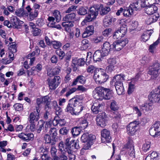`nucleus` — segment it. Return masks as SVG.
<instances>
[{
    "instance_id": "nucleus-1",
    "label": "nucleus",
    "mask_w": 160,
    "mask_h": 160,
    "mask_svg": "<svg viewBox=\"0 0 160 160\" xmlns=\"http://www.w3.org/2000/svg\"><path fill=\"white\" fill-rule=\"evenodd\" d=\"M70 138H67L64 142L61 141L59 144V150L61 152H67L68 154L72 153L73 150L75 148H79V140L77 139L75 141L74 140H70Z\"/></svg>"
},
{
    "instance_id": "nucleus-2",
    "label": "nucleus",
    "mask_w": 160,
    "mask_h": 160,
    "mask_svg": "<svg viewBox=\"0 0 160 160\" xmlns=\"http://www.w3.org/2000/svg\"><path fill=\"white\" fill-rule=\"evenodd\" d=\"M93 92V97L96 99L100 100H102L103 99L110 100L113 96V92L112 90L102 87L96 88Z\"/></svg>"
},
{
    "instance_id": "nucleus-3",
    "label": "nucleus",
    "mask_w": 160,
    "mask_h": 160,
    "mask_svg": "<svg viewBox=\"0 0 160 160\" xmlns=\"http://www.w3.org/2000/svg\"><path fill=\"white\" fill-rule=\"evenodd\" d=\"M124 77L123 74H117L112 79V83L114 82V85L118 95H122L124 93V89L122 82L124 81Z\"/></svg>"
},
{
    "instance_id": "nucleus-4",
    "label": "nucleus",
    "mask_w": 160,
    "mask_h": 160,
    "mask_svg": "<svg viewBox=\"0 0 160 160\" xmlns=\"http://www.w3.org/2000/svg\"><path fill=\"white\" fill-rule=\"evenodd\" d=\"M93 77L95 82L99 84L104 83L109 78V76L102 69L95 70Z\"/></svg>"
},
{
    "instance_id": "nucleus-5",
    "label": "nucleus",
    "mask_w": 160,
    "mask_h": 160,
    "mask_svg": "<svg viewBox=\"0 0 160 160\" xmlns=\"http://www.w3.org/2000/svg\"><path fill=\"white\" fill-rule=\"evenodd\" d=\"M96 139L94 135L89 134L88 133H83L81 137V140L84 143L82 149L87 150L90 147Z\"/></svg>"
},
{
    "instance_id": "nucleus-6",
    "label": "nucleus",
    "mask_w": 160,
    "mask_h": 160,
    "mask_svg": "<svg viewBox=\"0 0 160 160\" xmlns=\"http://www.w3.org/2000/svg\"><path fill=\"white\" fill-rule=\"evenodd\" d=\"M132 140L130 138H128L127 142L124 144L123 147L122 149L124 150L126 149V152L131 157L135 158V152L134 146Z\"/></svg>"
},
{
    "instance_id": "nucleus-7",
    "label": "nucleus",
    "mask_w": 160,
    "mask_h": 160,
    "mask_svg": "<svg viewBox=\"0 0 160 160\" xmlns=\"http://www.w3.org/2000/svg\"><path fill=\"white\" fill-rule=\"evenodd\" d=\"M139 122L136 121L130 123L127 127V134L131 136L135 135L139 128Z\"/></svg>"
},
{
    "instance_id": "nucleus-8",
    "label": "nucleus",
    "mask_w": 160,
    "mask_h": 160,
    "mask_svg": "<svg viewBox=\"0 0 160 160\" xmlns=\"http://www.w3.org/2000/svg\"><path fill=\"white\" fill-rule=\"evenodd\" d=\"M60 77L58 76H55L53 78H48L47 80V84L50 90H54L58 87L61 82Z\"/></svg>"
},
{
    "instance_id": "nucleus-9",
    "label": "nucleus",
    "mask_w": 160,
    "mask_h": 160,
    "mask_svg": "<svg viewBox=\"0 0 160 160\" xmlns=\"http://www.w3.org/2000/svg\"><path fill=\"white\" fill-rule=\"evenodd\" d=\"M148 98L152 102H158L160 101V86L150 93Z\"/></svg>"
},
{
    "instance_id": "nucleus-10",
    "label": "nucleus",
    "mask_w": 160,
    "mask_h": 160,
    "mask_svg": "<svg viewBox=\"0 0 160 160\" xmlns=\"http://www.w3.org/2000/svg\"><path fill=\"white\" fill-rule=\"evenodd\" d=\"M149 132L150 135L154 137L160 135V122L157 121L150 127Z\"/></svg>"
},
{
    "instance_id": "nucleus-11",
    "label": "nucleus",
    "mask_w": 160,
    "mask_h": 160,
    "mask_svg": "<svg viewBox=\"0 0 160 160\" xmlns=\"http://www.w3.org/2000/svg\"><path fill=\"white\" fill-rule=\"evenodd\" d=\"M107 115L105 112L99 113L96 120L98 125L102 128L105 127L107 123Z\"/></svg>"
},
{
    "instance_id": "nucleus-12",
    "label": "nucleus",
    "mask_w": 160,
    "mask_h": 160,
    "mask_svg": "<svg viewBox=\"0 0 160 160\" xmlns=\"http://www.w3.org/2000/svg\"><path fill=\"white\" fill-rule=\"evenodd\" d=\"M160 65L157 62H155L153 65L149 67L148 74L152 75L153 78H156L158 76Z\"/></svg>"
},
{
    "instance_id": "nucleus-13",
    "label": "nucleus",
    "mask_w": 160,
    "mask_h": 160,
    "mask_svg": "<svg viewBox=\"0 0 160 160\" xmlns=\"http://www.w3.org/2000/svg\"><path fill=\"white\" fill-rule=\"evenodd\" d=\"M128 42L127 39L126 38L114 42L112 44V49H115V50L119 51L124 47Z\"/></svg>"
},
{
    "instance_id": "nucleus-14",
    "label": "nucleus",
    "mask_w": 160,
    "mask_h": 160,
    "mask_svg": "<svg viewBox=\"0 0 160 160\" xmlns=\"http://www.w3.org/2000/svg\"><path fill=\"white\" fill-rule=\"evenodd\" d=\"M101 140L103 142H109L111 141L110 132L106 129H103L101 131Z\"/></svg>"
},
{
    "instance_id": "nucleus-15",
    "label": "nucleus",
    "mask_w": 160,
    "mask_h": 160,
    "mask_svg": "<svg viewBox=\"0 0 160 160\" xmlns=\"http://www.w3.org/2000/svg\"><path fill=\"white\" fill-rule=\"evenodd\" d=\"M10 22L12 24V26L14 28H19V27L23 23V22L20 20L16 17L11 18Z\"/></svg>"
},
{
    "instance_id": "nucleus-16",
    "label": "nucleus",
    "mask_w": 160,
    "mask_h": 160,
    "mask_svg": "<svg viewBox=\"0 0 160 160\" xmlns=\"http://www.w3.org/2000/svg\"><path fill=\"white\" fill-rule=\"evenodd\" d=\"M79 100V99L78 100L73 98L70 99L66 108L67 110H74V108L78 105Z\"/></svg>"
},
{
    "instance_id": "nucleus-17",
    "label": "nucleus",
    "mask_w": 160,
    "mask_h": 160,
    "mask_svg": "<svg viewBox=\"0 0 160 160\" xmlns=\"http://www.w3.org/2000/svg\"><path fill=\"white\" fill-rule=\"evenodd\" d=\"M102 52L101 50H98L96 51L94 53L93 55V61L96 62L98 61L99 62L102 61L103 58L106 55H103V53H102Z\"/></svg>"
},
{
    "instance_id": "nucleus-18",
    "label": "nucleus",
    "mask_w": 160,
    "mask_h": 160,
    "mask_svg": "<svg viewBox=\"0 0 160 160\" xmlns=\"http://www.w3.org/2000/svg\"><path fill=\"white\" fill-rule=\"evenodd\" d=\"M111 46L108 42H106L103 43V47L101 50L102 52V53H103L104 55L107 56L110 50L112 49V47L111 48Z\"/></svg>"
},
{
    "instance_id": "nucleus-19",
    "label": "nucleus",
    "mask_w": 160,
    "mask_h": 160,
    "mask_svg": "<svg viewBox=\"0 0 160 160\" xmlns=\"http://www.w3.org/2000/svg\"><path fill=\"white\" fill-rule=\"evenodd\" d=\"M40 111H39V112H38V111H35L30 114L29 116L30 123L34 122V120L36 121L38 120L39 118V113Z\"/></svg>"
},
{
    "instance_id": "nucleus-20",
    "label": "nucleus",
    "mask_w": 160,
    "mask_h": 160,
    "mask_svg": "<svg viewBox=\"0 0 160 160\" xmlns=\"http://www.w3.org/2000/svg\"><path fill=\"white\" fill-rule=\"evenodd\" d=\"M51 136L47 134H46L44 137V139L45 141V145H50L51 146L55 144L56 140H53V138H52Z\"/></svg>"
},
{
    "instance_id": "nucleus-21",
    "label": "nucleus",
    "mask_w": 160,
    "mask_h": 160,
    "mask_svg": "<svg viewBox=\"0 0 160 160\" xmlns=\"http://www.w3.org/2000/svg\"><path fill=\"white\" fill-rule=\"evenodd\" d=\"M158 10V8L155 5L151 6L148 8H146L144 9L145 12L148 15L153 14L156 12Z\"/></svg>"
},
{
    "instance_id": "nucleus-22",
    "label": "nucleus",
    "mask_w": 160,
    "mask_h": 160,
    "mask_svg": "<svg viewBox=\"0 0 160 160\" xmlns=\"http://www.w3.org/2000/svg\"><path fill=\"white\" fill-rule=\"evenodd\" d=\"M98 14V10H96L94 8L91 7L90 8V12L88 17L91 20L95 19Z\"/></svg>"
},
{
    "instance_id": "nucleus-23",
    "label": "nucleus",
    "mask_w": 160,
    "mask_h": 160,
    "mask_svg": "<svg viewBox=\"0 0 160 160\" xmlns=\"http://www.w3.org/2000/svg\"><path fill=\"white\" fill-rule=\"evenodd\" d=\"M72 22H65L62 23V26L64 28L65 30L67 32H70L71 28L73 26Z\"/></svg>"
},
{
    "instance_id": "nucleus-24",
    "label": "nucleus",
    "mask_w": 160,
    "mask_h": 160,
    "mask_svg": "<svg viewBox=\"0 0 160 160\" xmlns=\"http://www.w3.org/2000/svg\"><path fill=\"white\" fill-rule=\"evenodd\" d=\"M110 112L109 116L113 118H115L118 120L121 117V112L119 111H109Z\"/></svg>"
},
{
    "instance_id": "nucleus-25",
    "label": "nucleus",
    "mask_w": 160,
    "mask_h": 160,
    "mask_svg": "<svg viewBox=\"0 0 160 160\" xmlns=\"http://www.w3.org/2000/svg\"><path fill=\"white\" fill-rule=\"evenodd\" d=\"M58 105L56 101H53L52 102H49L48 104L45 105V109H55L57 110V108H59V107H58Z\"/></svg>"
},
{
    "instance_id": "nucleus-26",
    "label": "nucleus",
    "mask_w": 160,
    "mask_h": 160,
    "mask_svg": "<svg viewBox=\"0 0 160 160\" xmlns=\"http://www.w3.org/2000/svg\"><path fill=\"white\" fill-rule=\"evenodd\" d=\"M123 14L125 17H131V15L133 14L132 10L129 7H124L123 8Z\"/></svg>"
},
{
    "instance_id": "nucleus-27",
    "label": "nucleus",
    "mask_w": 160,
    "mask_h": 160,
    "mask_svg": "<svg viewBox=\"0 0 160 160\" xmlns=\"http://www.w3.org/2000/svg\"><path fill=\"white\" fill-rule=\"evenodd\" d=\"M111 11V8L108 6H104L103 5L101 10L100 11V14L101 16H104L108 13Z\"/></svg>"
},
{
    "instance_id": "nucleus-28",
    "label": "nucleus",
    "mask_w": 160,
    "mask_h": 160,
    "mask_svg": "<svg viewBox=\"0 0 160 160\" xmlns=\"http://www.w3.org/2000/svg\"><path fill=\"white\" fill-rule=\"evenodd\" d=\"M147 158L150 159V160H159L158 155L155 151H153L147 157Z\"/></svg>"
},
{
    "instance_id": "nucleus-29",
    "label": "nucleus",
    "mask_w": 160,
    "mask_h": 160,
    "mask_svg": "<svg viewBox=\"0 0 160 160\" xmlns=\"http://www.w3.org/2000/svg\"><path fill=\"white\" fill-rule=\"evenodd\" d=\"M50 135L53 138V140H56V137L57 135V130L56 128H50L49 131Z\"/></svg>"
},
{
    "instance_id": "nucleus-30",
    "label": "nucleus",
    "mask_w": 160,
    "mask_h": 160,
    "mask_svg": "<svg viewBox=\"0 0 160 160\" xmlns=\"http://www.w3.org/2000/svg\"><path fill=\"white\" fill-rule=\"evenodd\" d=\"M75 14L74 13H71L66 15L63 18V20L65 22H72V20L74 18Z\"/></svg>"
},
{
    "instance_id": "nucleus-31",
    "label": "nucleus",
    "mask_w": 160,
    "mask_h": 160,
    "mask_svg": "<svg viewBox=\"0 0 160 160\" xmlns=\"http://www.w3.org/2000/svg\"><path fill=\"white\" fill-rule=\"evenodd\" d=\"M141 107V109H142V110H151L152 109V102H151L148 103L142 104Z\"/></svg>"
},
{
    "instance_id": "nucleus-32",
    "label": "nucleus",
    "mask_w": 160,
    "mask_h": 160,
    "mask_svg": "<svg viewBox=\"0 0 160 160\" xmlns=\"http://www.w3.org/2000/svg\"><path fill=\"white\" fill-rule=\"evenodd\" d=\"M71 132L74 137L78 136L80 133V128L79 127H75L73 128Z\"/></svg>"
},
{
    "instance_id": "nucleus-33",
    "label": "nucleus",
    "mask_w": 160,
    "mask_h": 160,
    "mask_svg": "<svg viewBox=\"0 0 160 160\" xmlns=\"http://www.w3.org/2000/svg\"><path fill=\"white\" fill-rule=\"evenodd\" d=\"M122 33L118 29L113 34V37L114 39H121V38L124 35H122Z\"/></svg>"
},
{
    "instance_id": "nucleus-34",
    "label": "nucleus",
    "mask_w": 160,
    "mask_h": 160,
    "mask_svg": "<svg viewBox=\"0 0 160 160\" xmlns=\"http://www.w3.org/2000/svg\"><path fill=\"white\" fill-rule=\"evenodd\" d=\"M37 105L36 106V110H39L41 109V107L43 105V99L42 98H38L36 99Z\"/></svg>"
},
{
    "instance_id": "nucleus-35",
    "label": "nucleus",
    "mask_w": 160,
    "mask_h": 160,
    "mask_svg": "<svg viewBox=\"0 0 160 160\" xmlns=\"http://www.w3.org/2000/svg\"><path fill=\"white\" fill-rule=\"evenodd\" d=\"M152 0H145L141 4V7L145 8H148V7H150L151 6L155 5L154 3H152L151 2Z\"/></svg>"
},
{
    "instance_id": "nucleus-36",
    "label": "nucleus",
    "mask_w": 160,
    "mask_h": 160,
    "mask_svg": "<svg viewBox=\"0 0 160 160\" xmlns=\"http://www.w3.org/2000/svg\"><path fill=\"white\" fill-rule=\"evenodd\" d=\"M151 143L148 141H146L145 143L143 144L142 148V150L145 152L148 150L150 147Z\"/></svg>"
},
{
    "instance_id": "nucleus-37",
    "label": "nucleus",
    "mask_w": 160,
    "mask_h": 160,
    "mask_svg": "<svg viewBox=\"0 0 160 160\" xmlns=\"http://www.w3.org/2000/svg\"><path fill=\"white\" fill-rule=\"evenodd\" d=\"M81 122V128L82 129H84L86 128L88 125V122L86 119L85 118H82Z\"/></svg>"
},
{
    "instance_id": "nucleus-38",
    "label": "nucleus",
    "mask_w": 160,
    "mask_h": 160,
    "mask_svg": "<svg viewBox=\"0 0 160 160\" xmlns=\"http://www.w3.org/2000/svg\"><path fill=\"white\" fill-rule=\"evenodd\" d=\"M94 31V26L93 25H90L87 27L85 31L87 33L89 34V35H92Z\"/></svg>"
},
{
    "instance_id": "nucleus-39",
    "label": "nucleus",
    "mask_w": 160,
    "mask_h": 160,
    "mask_svg": "<svg viewBox=\"0 0 160 160\" xmlns=\"http://www.w3.org/2000/svg\"><path fill=\"white\" fill-rule=\"evenodd\" d=\"M159 43V39H158L156 42H154L149 47V50L150 52L153 53L154 52L153 50L156 48V47Z\"/></svg>"
},
{
    "instance_id": "nucleus-40",
    "label": "nucleus",
    "mask_w": 160,
    "mask_h": 160,
    "mask_svg": "<svg viewBox=\"0 0 160 160\" xmlns=\"http://www.w3.org/2000/svg\"><path fill=\"white\" fill-rule=\"evenodd\" d=\"M53 48L56 49H59L62 46V43L60 42L57 41H52V44Z\"/></svg>"
},
{
    "instance_id": "nucleus-41",
    "label": "nucleus",
    "mask_w": 160,
    "mask_h": 160,
    "mask_svg": "<svg viewBox=\"0 0 160 160\" xmlns=\"http://www.w3.org/2000/svg\"><path fill=\"white\" fill-rule=\"evenodd\" d=\"M159 16H153L152 18H149L148 19L147 21V23L148 25L151 24L152 23L156 22Z\"/></svg>"
},
{
    "instance_id": "nucleus-42",
    "label": "nucleus",
    "mask_w": 160,
    "mask_h": 160,
    "mask_svg": "<svg viewBox=\"0 0 160 160\" xmlns=\"http://www.w3.org/2000/svg\"><path fill=\"white\" fill-rule=\"evenodd\" d=\"M53 16L55 18L56 21L58 22L61 19V15L59 11L57 10H54Z\"/></svg>"
},
{
    "instance_id": "nucleus-43",
    "label": "nucleus",
    "mask_w": 160,
    "mask_h": 160,
    "mask_svg": "<svg viewBox=\"0 0 160 160\" xmlns=\"http://www.w3.org/2000/svg\"><path fill=\"white\" fill-rule=\"evenodd\" d=\"M15 13L17 16L19 17L23 16L25 14L24 10L22 8L17 10Z\"/></svg>"
},
{
    "instance_id": "nucleus-44",
    "label": "nucleus",
    "mask_w": 160,
    "mask_h": 160,
    "mask_svg": "<svg viewBox=\"0 0 160 160\" xmlns=\"http://www.w3.org/2000/svg\"><path fill=\"white\" fill-rule=\"evenodd\" d=\"M138 3V1H137L135 3H133L130 5L129 7L132 10L133 12L134 10L137 11L139 9Z\"/></svg>"
},
{
    "instance_id": "nucleus-45",
    "label": "nucleus",
    "mask_w": 160,
    "mask_h": 160,
    "mask_svg": "<svg viewBox=\"0 0 160 160\" xmlns=\"http://www.w3.org/2000/svg\"><path fill=\"white\" fill-rule=\"evenodd\" d=\"M110 108L111 110H118L119 109V107L115 101H112L110 104Z\"/></svg>"
},
{
    "instance_id": "nucleus-46",
    "label": "nucleus",
    "mask_w": 160,
    "mask_h": 160,
    "mask_svg": "<svg viewBox=\"0 0 160 160\" xmlns=\"http://www.w3.org/2000/svg\"><path fill=\"white\" fill-rule=\"evenodd\" d=\"M56 53L59 56V58H60V59H62L63 57L65 55V53L61 49H57L56 51Z\"/></svg>"
},
{
    "instance_id": "nucleus-47",
    "label": "nucleus",
    "mask_w": 160,
    "mask_h": 160,
    "mask_svg": "<svg viewBox=\"0 0 160 160\" xmlns=\"http://www.w3.org/2000/svg\"><path fill=\"white\" fill-rule=\"evenodd\" d=\"M112 31L111 28H106L102 32V34L105 37H107L111 35Z\"/></svg>"
},
{
    "instance_id": "nucleus-48",
    "label": "nucleus",
    "mask_w": 160,
    "mask_h": 160,
    "mask_svg": "<svg viewBox=\"0 0 160 160\" xmlns=\"http://www.w3.org/2000/svg\"><path fill=\"white\" fill-rule=\"evenodd\" d=\"M38 14V11L37 10H35L33 12H31L29 14L30 19L31 20H32L34 19L37 17Z\"/></svg>"
},
{
    "instance_id": "nucleus-49",
    "label": "nucleus",
    "mask_w": 160,
    "mask_h": 160,
    "mask_svg": "<svg viewBox=\"0 0 160 160\" xmlns=\"http://www.w3.org/2000/svg\"><path fill=\"white\" fill-rule=\"evenodd\" d=\"M11 55H9L10 59L7 60V58H3L2 59V62L3 64H7L11 62L12 61L14 60V57H11Z\"/></svg>"
},
{
    "instance_id": "nucleus-50",
    "label": "nucleus",
    "mask_w": 160,
    "mask_h": 160,
    "mask_svg": "<svg viewBox=\"0 0 160 160\" xmlns=\"http://www.w3.org/2000/svg\"><path fill=\"white\" fill-rule=\"evenodd\" d=\"M118 30L121 32V33H122V35H125L127 32V28L125 25L123 24L122 25V26L120 27V28L118 29Z\"/></svg>"
},
{
    "instance_id": "nucleus-51",
    "label": "nucleus",
    "mask_w": 160,
    "mask_h": 160,
    "mask_svg": "<svg viewBox=\"0 0 160 160\" xmlns=\"http://www.w3.org/2000/svg\"><path fill=\"white\" fill-rule=\"evenodd\" d=\"M103 106L101 104H98V105L97 104H93L91 107V110H99L102 109V107Z\"/></svg>"
},
{
    "instance_id": "nucleus-52",
    "label": "nucleus",
    "mask_w": 160,
    "mask_h": 160,
    "mask_svg": "<svg viewBox=\"0 0 160 160\" xmlns=\"http://www.w3.org/2000/svg\"><path fill=\"white\" fill-rule=\"evenodd\" d=\"M57 152V149L55 148L53 146H52L50 149V152L52 157L55 158L57 157L56 154Z\"/></svg>"
},
{
    "instance_id": "nucleus-53",
    "label": "nucleus",
    "mask_w": 160,
    "mask_h": 160,
    "mask_svg": "<svg viewBox=\"0 0 160 160\" xmlns=\"http://www.w3.org/2000/svg\"><path fill=\"white\" fill-rule=\"evenodd\" d=\"M61 154L59 156V157L61 160H67L68 158L67 157V152H61Z\"/></svg>"
},
{
    "instance_id": "nucleus-54",
    "label": "nucleus",
    "mask_w": 160,
    "mask_h": 160,
    "mask_svg": "<svg viewBox=\"0 0 160 160\" xmlns=\"http://www.w3.org/2000/svg\"><path fill=\"white\" fill-rule=\"evenodd\" d=\"M108 62L110 65L115 66L116 63V58H110L108 59Z\"/></svg>"
},
{
    "instance_id": "nucleus-55",
    "label": "nucleus",
    "mask_w": 160,
    "mask_h": 160,
    "mask_svg": "<svg viewBox=\"0 0 160 160\" xmlns=\"http://www.w3.org/2000/svg\"><path fill=\"white\" fill-rule=\"evenodd\" d=\"M37 125L38 128L36 129L37 132L38 133H40L42 130V129H43V123L42 122H40L39 124L38 123Z\"/></svg>"
},
{
    "instance_id": "nucleus-56",
    "label": "nucleus",
    "mask_w": 160,
    "mask_h": 160,
    "mask_svg": "<svg viewBox=\"0 0 160 160\" xmlns=\"http://www.w3.org/2000/svg\"><path fill=\"white\" fill-rule=\"evenodd\" d=\"M134 88V85L129 83V87L128 89V93L130 94L133 91Z\"/></svg>"
},
{
    "instance_id": "nucleus-57",
    "label": "nucleus",
    "mask_w": 160,
    "mask_h": 160,
    "mask_svg": "<svg viewBox=\"0 0 160 160\" xmlns=\"http://www.w3.org/2000/svg\"><path fill=\"white\" fill-rule=\"evenodd\" d=\"M15 110H22L23 109V105L20 103H16L13 105Z\"/></svg>"
},
{
    "instance_id": "nucleus-58",
    "label": "nucleus",
    "mask_w": 160,
    "mask_h": 160,
    "mask_svg": "<svg viewBox=\"0 0 160 160\" xmlns=\"http://www.w3.org/2000/svg\"><path fill=\"white\" fill-rule=\"evenodd\" d=\"M43 99V105L45 107V105L49 103V97L48 96H46L43 97V98H42Z\"/></svg>"
},
{
    "instance_id": "nucleus-59",
    "label": "nucleus",
    "mask_w": 160,
    "mask_h": 160,
    "mask_svg": "<svg viewBox=\"0 0 160 160\" xmlns=\"http://www.w3.org/2000/svg\"><path fill=\"white\" fill-rule=\"evenodd\" d=\"M41 30L38 28H35L33 30V35L37 36L39 35L41 33Z\"/></svg>"
},
{
    "instance_id": "nucleus-60",
    "label": "nucleus",
    "mask_w": 160,
    "mask_h": 160,
    "mask_svg": "<svg viewBox=\"0 0 160 160\" xmlns=\"http://www.w3.org/2000/svg\"><path fill=\"white\" fill-rule=\"evenodd\" d=\"M60 71V69L59 67H56L52 71V75L54 76V75L58 74Z\"/></svg>"
},
{
    "instance_id": "nucleus-61",
    "label": "nucleus",
    "mask_w": 160,
    "mask_h": 160,
    "mask_svg": "<svg viewBox=\"0 0 160 160\" xmlns=\"http://www.w3.org/2000/svg\"><path fill=\"white\" fill-rule=\"evenodd\" d=\"M149 38V36H148L145 32L143 34L142 36V40L144 42H146Z\"/></svg>"
},
{
    "instance_id": "nucleus-62",
    "label": "nucleus",
    "mask_w": 160,
    "mask_h": 160,
    "mask_svg": "<svg viewBox=\"0 0 160 160\" xmlns=\"http://www.w3.org/2000/svg\"><path fill=\"white\" fill-rule=\"evenodd\" d=\"M103 5L101 4H94L92 8H94V9H96V10H98V11L99 10H101L102 7Z\"/></svg>"
},
{
    "instance_id": "nucleus-63",
    "label": "nucleus",
    "mask_w": 160,
    "mask_h": 160,
    "mask_svg": "<svg viewBox=\"0 0 160 160\" xmlns=\"http://www.w3.org/2000/svg\"><path fill=\"white\" fill-rule=\"evenodd\" d=\"M95 68L93 66L90 65L87 68V70L88 72L92 73L93 72H94Z\"/></svg>"
},
{
    "instance_id": "nucleus-64",
    "label": "nucleus",
    "mask_w": 160,
    "mask_h": 160,
    "mask_svg": "<svg viewBox=\"0 0 160 160\" xmlns=\"http://www.w3.org/2000/svg\"><path fill=\"white\" fill-rule=\"evenodd\" d=\"M115 66L109 65L107 67L106 70L108 72H112L114 69Z\"/></svg>"
}]
</instances>
